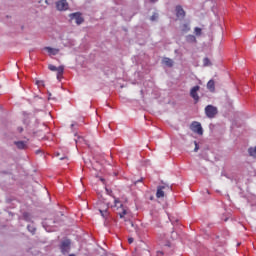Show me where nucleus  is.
I'll list each match as a JSON object with an SVG mask.
<instances>
[{
  "mask_svg": "<svg viewBox=\"0 0 256 256\" xmlns=\"http://www.w3.org/2000/svg\"><path fill=\"white\" fill-rule=\"evenodd\" d=\"M113 208L121 219H123L124 216L128 215L127 207H125L119 199H115Z\"/></svg>",
  "mask_w": 256,
  "mask_h": 256,
  "instance_id": "f257e3e1",
  "label": "nucleus"
},
{
  "mask_svg": "<svg viewBox=\"0 0 256 256\" xmlns=\"http://www.w3.org/2000/svg\"><path fill=\"white\" fill-rule=\"evenodd\" d=\"M217 114H218V109L215 106L210 104L205 107V115L207 118H210V119L215 118Z\"/></svg>",
  "mask_w": 256,
  "mask_h": 256,
  "instance_id": "f03ea898",
  "label": "nucleus"
},
{
  "mask_svg": "<svg viewBox=\"0 0 256 256\" xmlns=\"http://www.w3.org/2000/svg\"><path fill=\"white\" fill-rule=\"evenodd\" d=\"M190 129L193 133H196L200 136L203 135V128L200 122L194 121L190 125Z\"/></svg>",
  "mask_w": 256,
  "mask_h": 256,
  "instance_id": "7ed1b4c3",
  "label": "nucleus"
},
{
  "mask_svg": "<svg viewBox=\"0 0 256 256\" xmlns=\"http://www.w3.org/2000/svg\"><path fill=\"white\" fill-rule=\"evenodd\" d=\"M170 187L167 185H159L157 187L156 197L157 199H161L165 197V191H169Z\"/></svg>",
  "mask_w": 256,
  "mask_h": 256,
  "instance_id": "20e7f679",
  "label": "nucleus"
},
{
  "mask_svg": "<svg viewBox=\"0 0 256 256\" xmlns=\"http://www.w3.org/2000/svg\"><path fill=\"white\" fill-rule=\"evenodd\" d=\"M61 253L66 254L71 250V240H64L60 244Z\"/></svg>",
  "mask_w": 256,
  "mask_h": 256,
  "instance_id": "39448f33",
  "label": "nucleus"
},
{
  "mask_svg": "<svg viewBox=\"0 0 256 256\" xmlns=\"http://www.w3.org/2000/svg\"><path fill=\"white\" fill-rule=\"evenodd\" d=\"M201 89L200 86H194L191 88L190 90V96L192 99H194L195 103L199 102V95H198V91Z\"/></svg>",
  "mask_w": 256,
  "mask_h": 256,
  "instance_id": "423d86ee",
  "label": "nucleus"
},
{
  "mask_svg": "<svg viewBox=\"0 0 256 256\" xmlns=\"http://www.w3.org/2000/svg\"><path fill=\"white\" fill-rule=\"evenodd\" d=\"M68 8H69V5L67 0H60L59 2H56V9H58V11L60 12L67 11Z\"/></svg>",
  "mask_w": 256,
  "mask_h": 256,
  "instance_id": "0eeeda50",
  "label": "nucleus"
},
{
  "mask_svg": "<svg viewBox=\"0 0 256 256\" xmlns=\"http://www.w3.org/2000/svg\"><path fill=\"white\" fill-rule=\"evenodd\" d=\"M69 17L70 20H75V23H77V25H81L85 21L81 16V13H71Z\"/></svg>",
  "mask_w": 256,
  "mask_h": 256,
  "instance_id": "6e6552de",
  "label": "nucleus"
},
{
  "mask_svg": "<svg viewBox=\"0 0 256 256\" xmlns=\"http://www.w3.org/2000/svg\"><path fill=\"white\" fill-rule=\"evenodd\" d=\"M176 17L177 19H184L185 18V10L181 6H176Z\"/></svg>",
  "mask_w": 256,
  "mask_h": 256,
  "instance_id": "1a4fd4ad",
  "label": "nucleus"
},
{
  "mask_svg": "<svg viewBox=\"0 0 256 256\" xmlns=\"http://www.w3.org/2000/svg\"><path fill=\"white\" fill-rule=\"evenodd\" d=\"M44 50L49 53V56H57L59 53V49L51 48V47H45Z\"/></svg>",
  "mask_w": 256,
  "mask_h": 256,
  "instance_id": "9d476101",
  "label": "nucleus"
},
{
  "mask_svg": "<svg viewBox=\"0 0 256 256\" xmlns=\"http://www.w3.org/2000/svg\"><path fill=\"white\" fill-rule=\"evenodd\" d=\"M14 144H16V146L19 150H25L27 148L26 141H16V142H14Z\"/></svg>",
  "mask_w": 256,
  "mask_h": 256,
  "instance_id": "9b49d317",
  "label": "nucleus"
},
{
  "mask_svg": "<svg viewBox=\"0 0 256 256\" xmlns=\"http://www.w3.org/2000/svg\"><path fill=\"white\" fill-rule=\"evenodd\" d=\"M186 42L189 44H195L197 43V38L193 34H189L186 36Z\"/></svg>",
  "mask_w": 256,
  "mask_h": 256,
  "instance_id": "f8f14e48",
  "label": "nucleus"
},
{
  "mask_svg": "<svg viewBox=\"0 0 256 256\" xmlns=\"http://www.w3.org/2000/svg\"><path fill=\"white\" fill-rule=\"evenodd\" d=\"M206 88L209 89L210 92H215V81L209 80V82L206 84Z\"/></svg>",
  "mask_w": 256,
  "mask_h": 256,
  "instance_id": "ddd939ff",
  "label": "nucleus"
},
{
  "mask_svg": "<svg viewBox=\"0 0 256 256\" xmlns=\"http://www.w3.org/2000/svg\"><path fill=\"white\" fill-rule=\"evenodd\" d=\"M163 63L167 67H173L174 66V61L171 60L170 58H167V57L163 59Z\"/></svg>",
  "mask_w": 256,
  "mask_h": 256,
  "instance_id": "4468645a",
  "label": "nucleus"
},
{
  "mask_svg": "<svg viewBox=\"0 0 256 256\" xmlns=\"http://www.w3.org/2000/svg\"><path fill=\"white\" fill-rule=\"evenodd\" d=\"M248 155H250L252 158H256V146L255 148H248Z\"/></svg>",
  "mask_w": 256,
  "mask_h": 256,
  "instance_id": "2eb2a0df",
  "label": "nucleus"
},
{
  "mask_svg": "<svg viewBox=\"0 0 256 256\" xmlns=\"http://www.w3.org/2000/svg\"><path fill=\"white\" fill-rule=\"evenodd\" d=\"M181 31H182L183 33H188V32L190 31V26H189V24H182V26H181Z\"/></svg>",
  "mask_w": 256,
  "mask_h": 256,
  "instance_id": "dca6fc26",
  "label": "nucleus"
},
{
  "mask_svg": "<svg viewBox=\"0 0 256 256\" xmlns=\"http://www.w3.org/2000/svg\"><path fill=\"white\" fill-rule=\"evenodd\" d=\"M56 72H58V79H59L60 76H62L64 73V66H59Z\"/></svg>",
  "mask_w": 256,
  "mask_h": 256,
  "instance_id": "f3484780",
  "label": "nucleus"
},
{
  "mask_svg": "<svg viewBox=\"0 0 256 256\" xmlns=\"http://www.w3.org/2000/svg\"><path fill=\"white\" fill-rule=\"evenodd\" d=\"M194 34L196 36H201L202 35V28H198V27L194 28Z\"/></svg>",
  "mask_w": 256,
  "mask_h": 256,
  "instance_id": "a211bd4d",
  "label": "nucleus"
},
{
  "mask_svg": "<svg viewBox=\"0 0 256 256\" xmlns=\"http://www.w3.org/2000/svg\"><path fill=\"white\" fill-rule=\"evenodd\" d=\"M203 64H204V67H208L209 65H211V61L209 60L208 57L204 58Z\"/></svg>",
  "mask_w": 256,
  "mask_h": 256,
  "instance_id": "6ab92c4d",
  "label": "nucleus"
},
{
  "mask_svg": "<svg viewBox=\"0 0 256 256\" xmlns=\"http://www.w3.org/2000/svg\"><path fill=\"white\" fill-rule=\"evenodd\" d=\"M159 18V14L154 13L152 16H150V21H156Z\"/></svg>",
  "mask_w": 256,
  "mask_h": 256,
  "instance_id": "aec40b11",
  "label": "nucleus"
},
{
  "mask_svg": "<svg viewBox=\"0 0 256 256\" xmlns=\"http://www.w3.org/2000/svg\"><path fill=\"white\" fill-rule=\"evenodd\" d=\"M28 231H30L32 234H35L36 228L32 227L31 225L27 226Z\"/></svg>",
  "mask_w": 256,
  "mask_h": 256,
  "instance_id": "412c9836",
  "label": "nucleus"
},
{
  "mask_svg": "<svg viewBox=\"0 0 256 256\" xmlns=\"http://www.w3.org/2000/svg\"><path fill=\"white\" fill-rule=\"evenodd\" d=\"M57 69H58V68L55 67L53 64H50V65H49V70H50V71L55 72V71H57Z\"/></svg>",
  "mask_w": 256,
  "mask_h": 256,
  "instance_id": "4be33fe9",
  "label": "nucleus"
},
{
  "mask_svg": "<svg viewBox=\"0 0 256 256\" xmlns=\"http://www.w3.org/2000/svg\"><path fill=\"white\" fill-rule=\"evenodd\" d=\"M194 144H195V149H194V151H195V152H198V150H199V145H198L197 141H194Z\"/></svg>",
  "mask_w": 256,
  "mask_h": 256,
  "instance_id": "5701e85b",
  "label": "nucleus"
},
{
  "mask_svg": "<svg viewBox=\"0 0 256 256\" xmlns=\"http://www.w3.org/2000/svg\"><path fill=\"white\" fill-rule=\"evenodd\" d=\"M100 213H101V215H102V217H106L107 216V212L105 211H102V210H100Z\"/></svg>",
  "mask_w": 256,
  "mask_h": 256,
  "instance_id": "b1692460",
  "label": "nucleus"
},
{
  "mask_svg": "<svg viewBox=\"0 0 256 256\" xmlns=\"http://www.w3.org/2000/svg\"><path fill=\"white\" fill-rule=\"evenodd\" d=\"M128 242H129V244H132V243H134V239L133 238H129Z\"/></svg>",
  "mask_w": 256,
  "mask_h": 256,
  "instance_id": "393cba45",
  "label": "nucleus"
},
{
  "mask_svg": "<svg viewBox=\"0 0 256 256\" xmlns=\"http://www.w3.org/2000/svg\"><path fill=\"white\" fill-rule=\"evenodd\" d=\"M163 256L164 255V252H162V251H158V256Z\"/></svg>",
  "mask_w": 256,
  "mask_h": 256,
  "instance_id": "a878e982",
  "label": "nucleus"
},
{
  "mask_svg": "<svg viewBox=\"0 0 256 256\" xmlns=\"http://www.w3.org/2000/svg\"><path fill=\"white\" fill-rule=\"evenodd\" d=\"M128 224L131 226V227H134V224L132 221H129Z\"/></svg>",
  "mask_w": 256,
  "mask_h": 256,
  "instance_id": "bb28decb",
  "label": "nucleus"
},
{
  "mask_svg": "<svg viewBox=\"0 0 256 256\" xmlns=\"http://www.w3.org/2000/svg\"><path fill=\"white\" fill-rule=\"evenodd\" d=\"M18 130H19V133L23 132V128H18Z\"/></svg>",
  "mask_w": 256,
  "mask_h": 256,
  "instance_id": "cd10ccee",
  "label": "nucleus"
},
{
  "mask_svg": "<svg viewBox=\"0 0 256 256\" xmlns=\"http://www.w3.org/2000/svg\"><path fill=\"white\" fill-rule=\"evenodd\" d=\"M150 2H152V3H156L157 2V0H149Z\"/></svg>",
  "mask_w": 256,
  "mask_h": 256,
  "instance_id": "c85d7f7f",
  "label": "nucleus"
},
{
  "mask_svg": "<svg viewBox=\"0 0 256 256\" xmlns=\"http://www.w3.org/2000/svg\"><path fill=\"white\" fill-rule=\"evenodd\" d=\"M101 181L104 182L105 180L101 178Z\"/></svg>",
  "mask_w": 256,
  "mask_h": 256,
  "instance_id": "c756f323",
  "label": "nucleus"
},
{
  "mask_svg": "<svg viewBox=\"0 0 256 256\" xmlns=\"http://www.w3.org/2000/svg\"><path fill=\"white\" fill-rule=\"evenodd\" d=\"M150 200H153V197H150Z\"/></svg>",
  "mask_w": 256,
  "mask_h": 256,
  "instance_id": "7c9ffc66",
  "label": "nucleus"
},
{
  "mask_svg": "<svg viewBox=\"0 0 256 256\" xmlns=\"http://www.w3.org/2000/svg\"><path fill=\"white\" fill-rule=\"evenodd\" d=\"M64 158H60V160H63Z\"/></svg>",
  "mask_w": 256,
  "mask_h": 256,
  "instance_id": "2f4dec72",
  "label": "nucleus"
}]
</instances>
